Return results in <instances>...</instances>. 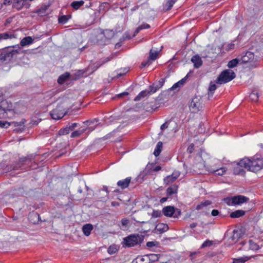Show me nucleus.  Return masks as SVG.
<instances>
[{
    "label": "nucleus",
    "mask_w": 263,
    "mask_h": 263,
    "mask_svg": "<svg viewBox=\"0 0 263 263\" xmlns=\"http://www.w3.org/2000/svg\"><path fill=\"white\" fill-rule=\"evenodd\" d=\"M77 125H78L77 123H72L71 125H69V124L67 125V126H68V127H69V130L70 131V130H73L77 126Z\"/></svg>",
    "instance_id": "61"
},
{
    "label": "nucleus",
    "mask_w": 263,
    "mask_h": 263,
    "mask_svg": "<svg viewBox=\"0 0 263 263\" xmlns=\"http://www.w3.org/2000/svg\"><path fill=\"white\" fill-rule=\"evenodd\" d=\"M246 211L242 210H237L230 213V217L232 218H237L244 216Z\"/></svg>",
    "instance_id": "22"
},
{
    "label": "nucleus",
    "mask_w": 263,
    "mask_h": 263,
    "mask_svg": "<svg viewBox=\"0 0 263 263\" xmlns=\"http://www.w3.org/2000/svg\"><path fill=\"white\" fill-rule=\"evenodd\" d=\"M177 0H168L166 2L167 10H170Z\"/></svg>",
    "instance_id": "50"
},
{
    "label": "nucleus",
    "mask_w": 263,
    "mask_h": 263,
    "mask_svg": "<svg viewBox=\"0 0 263 263\" xmlns=\"http://www.w3.org/2000/svg\"><path fill=\"white\" fill-rule=\"evenodd\" d=\"M85 131H86V129H83L82 130H75L71 134V138H75L79 137L83 133H84Z\"/></svg>",
    "instance_id": "41"
},
{
    "label": "nucleus",
    "mask_w": 263,
    "mask_h": 263,
    "mask_svg": "<svg viewBox=\"0 0 263 263\" xmlns=\"http://www.w3.org/2000/svg\"><path fill=\"white\" fill-rule=\"evenodd\" d=\"M139 27H141V30H142V29H144L149 28L150 27V26L148 24L143 23L142 25H140Z\"/></svg>",
    "instance_id": "64"
},
{
    "label": "nucleus",
    "mask_w": 263,
    "mask_h": 263,
    "mask_svg": "<svg viewBox=\"0 0 263 263\" xmlns=\"http://www.w3.org/2000/svg\"><path fill=\"white\" fill-rule=\"evenodd\" d=\"M132 178L130 177H127L125 179L121 180H119L117 182V185L124 190L127 188Z\"/></svg>",
    "instance_id": "17"
},
{
    "label": "nucleus",
    "mask_w": 263,
    "mask_h": 263,
    "mask_svg": "<svg viewBox=\"0 0 263 263\" xmlns=\"http://www.w3.org/2000/svg\"><path fill=\"white\" fill-rule=\"evenodd\" d=\"M128 70L129 69L128 68H124L123 69L118 70L117 75L115 76L114 78L118 79L122 76L125 75Z\"/></svg>",
    "instance_id": "36"
},
{
    "label": "nucleus",
    "mask_w": 263,
    "mask_h": 263,
    "mask_svg": "<svg viewBox=\"0 0 263 263\" xmlns=\"http://www.w3.org/2000/svg\"><path fill=\"white\" fill-rule=\"evenodd\" d=\"M233 174L236 175L245 176L247 171L256 173L263 168V157L256 155L252 157H245L239 162L233 163Z\"/></svg>",
    "instance_id": "1"
},
{
    "label": "nucleus",
    "mask_w": 263,
    "mask_h": 263,
    "mask_svg": "<svg viewBox=\"0 0 263 263\" xmlns=\"http://www.w3.org/2000/svg\"><path fill=\"white\" fill-rule=\"evenodd\" d=\"M239 64H240V61L239 57L238 56L236 58L228 62V67L230 68H233L235 67Z\"/></svg>",
    "instance_id": "27"
},
{
    "label": "nucleus",
    "mask_w": 263,
    "mask_h": 263,
    "mask_svg": "<svg viewBox=\"0 0 263 263\" xmlns=\"http://www.w3.org/2000/svg\"><path fill=\"white\" fill-rule=\"evenodd\" d=\"M84 2L82 0L79 1H73L70 4V6L74 9L78 10L81 6H82L84 5Z\"/></svg>",
    "instance_id": "33"
},
{
    "label": "nucleus",
    "mask_w": 263,
    "mask_h": 263,
    "mask_svg": "<svg viewBox=\"0 0 263 263\" xmlns=\"http://www.w3.org/2000/svg\"><path fill=\"white\" fill-rule=\"evenodd\" d=\"M201 101L197 97L193 98L190 104V109L193 113H197L201 108Z\"/></svg>",
    "instance_id": "11"
},
{
    "label": "nucleus",
    "mask_w": 263,
    "mask_h": 263,
    "mask_svg": "<svg viewBox=\"0 0 263 263\" xmlns=\"http://www.w3.org/2000/svg\"><path fill=\"white\" fill-rule=\"evenodd\" d=\"M249 198L243 195H237L233 196V202L234 205H240L249 201Z\"/></svg>",
    "instance_id": "14"
},
{
    "label": "nucleus",
    "mask_w": 263,
    "mask_h": 263,
    "mask_svg": "<svg viewBox=\"0 0 263 263\" xmlns=\"http://www.w3.org/2000/svg\"><path fill=\"white\" fill-rule=\"evenodd\" d=\"M26 121V119H22L20 122L13 121L10 123V124L15 127L14 131L16 133H22L25 129V123Z\"/></svg>",
    "instance_id": "12"
},
{
    "label": "nucleus",
    "mask_w": 263,
    "mask_h": 263,
    "mask_svg": "<svg viewBox=\"0 0 263 263\" xmlns=\"http://www.w3.org/2000/svg\"><path fill=\"white\" fill-rule=\"evenodd\" d=\"M21 52L19 46H13L5 47L2 49L0 53V62H9L17 58Z\"/></svg>",
    "instance_id": "2"
},
{
    "label": "nucleus",
    "mask_w": 263,
    "mask_h": 263,
    "mask_svg": "<svg viewBox=\"0 0 263 263\" xmlns=\"http://www.w3.org/2000/svg\"><path fill=\"white\" fill-rule=\"evenodd\" d=\"M14 162L11 164H7L5 168H3L4 173H7L12 171L16 170L14 167Z\"/></svg>",
    "instance_id": "39"
},
{
    "label": "nucleus",
    "mask_w": 263,
    "mask_h": 263,
    "mask_svg": "<svg viewBox=\"0 0 263 263\" xmlns=\"http://www.w3.org/2000/svg\"><path fill=\"white\" fill-rule=\"evenodd\" d=\"M180 175V173L179 172H178V171H174L172 173V176L174 178V179L176 180L179 177Z\"/></svg>",
    "instance_id": "60"
},
{
    "label": "nucleus",
    "mask_w": 263,
    "mask_h": 263,
    "mask_svg": "<svg viewBox=\"0 0 263 263\" xmlns=\"http://www.w3.org/2000/svg\"><path fill=\"white\" fill-rule=\"evenodd\" d=\"M101 66H102V64H101V62L100 60L96 62L92 65L93 66V68L92 69H93V70H97L98 68H99L100 67H101Z\"/></svg>",
    "instance_id": "53"
},
{
    "label": "nucleus",
    "mask_w": 263,
    "mask_h": 263,
    "mask_svg": "<svg viewBox=\"0 0 263 263\" xmlns=\"http://www.w3.org/2000/svg\"><path fill=\"white\" fill-rule=\"evenodd\" d=\"M48 8V6L43 5L40 8L37 9L35 13L37 14L38 15L41 16H45L47 14L46 11Z\"/></svg>",
    "instance_id": "28"
},
{
    "label": "nucleus",
    "mask_w": 263,
    "mask_h": 263,
    "mask_svg": "<svg viewBox=\"0 0 263 263\" xmlns=\"http://www.w3.org/2000/svg\"><path fill=\"white\" fill-rule=\"evenodd\" d=\"M32 159V156L20 158L18 161L14 162V167H15L16 170L26 169V165H29Z\"/></svg>",
    "instance_id": "10"
},
{
    "label": "nucleus",
    "mask_w": 263,
    "mask_h": 263,
    "mask_svg": "<svg viewBox=\"0 0 263 263\" xmlns=\"http://www.w3.org/2000/svg\"><path fill=\"white\" fill-rule=\"evenodd\" d=\"M194 150V144L193 143L191 144L187 148V152L189 154H192Z\"/></svg>",
    "instance_id": "56"
},
{
    "label": "nucleus",
    "mask_w": 263,
    "mask_h": 263,
    "mask_svg": "<svg viewBox=\"0 0 263 263\" xmlns=\"http://www.w3.org/2000/svg\"><path fill=\"white\" fill-rule=\"evenodd\" d=\"M117 251V249L114 247L110 246L108 249V252L110 254H113Z\"/></svg>",
    "instance_id": "55"
},
{
    "label": "nucleus",
    "mask_w": 263,
    "mask_h": 263,
    "mask_svg": "<svg viewBox=\"0 0 263 263\" xmlns=\"http://www.w3.org/2000/svg\"><path fill=\"white\" fill-rule=\"evenodd\" d=\"M145 258L144 257H138L135 260H133L132 263H144Z\"/></svg>",
    "instance_id": "54"
},
{
    "label": "nucleus",
    "mask_w": 263,
    "mask_h": 263,
    "mask_svg": "<svg viewBox=\"0 0 263 263\" xmlns=\"http://www.w3.org/2000/svg\"><path fill=\"white\" fill-rule=\"evenodd\" d=\"M163 147V143L161 141H159L155 147V149L154 152V155L156 157H158L160 154Z\"/></svg>",
    "instance_id": "29"
},
{
    "label": "nucleus",
    "mask_w": 263,
    "mask_h": 263,
    "mask_svg": "<svg viewBox=\"0 0 263 263\" xmlns=\"http://www.w3.org/2000/svg\"><path fill=\"white\" fill-rule=\"evenodd\" d=\"M28 219L30 222L33 224L38 223L40 220V215L37 212H32L29 213Z\"/></svg>",
    "instance_id": "15"
},
{
    "label": "nucleus",
    "mask_w": 263,
    "mask_h": 263,
    "mask_svg": "<svg viewBox=\"0 0 263 263\" xmlns=\"http://www.w3.org/2000/svg\"><path fill=\"white\" fill-rule=\"evenodd\" d=\"M148 259V260L145 263H153L159 260L160 254H150L145 256Z\"/></svg>",
    "instance_id": "18"
},
{
    "label": "nucleus",
    "mask_w": 263,
    "mask_h": 263,
    "mask_svg": "<svg viewBox=\"0 0 263 263\" xmlns=\"http://www.w3.org/2000/svg\"><path fill=\"white\" fill-rule=\"evenodd\" d=\"M71 15H62L59 16L58 23L61 24H66L71 18Z\"/></svg>",
    "instance_id": "31"
},
{
    "label": "nucleus",
    "mask_w": 263,
    "mask_h": 263,
    "mask_svg": "<svg viewBox=\"0 0 263 263\" xmlns=\"http://www.w3.org/2000/svg\"><path fill=\"white\" fill-rule=\"evenodd\" d=\"M159 52V51L154 50L153 49H151L149 51L148 60H151L153 61L156 60L158 58Z\"/></svg>",
    "instance_id": "34"
},
{
    "label": "nucleus",
    "mask_w": 263,
    "mask_h": 263,
    "mask_svg": "<svg viewBox=\"0 0 263 263\" xmlns=\"http://www.w3.org/2000/svg\"><path fill=\"white\" fill-rule=\"evenodd\" d=\"M238 57L240 61V64H249L248 67L250 68L256 67L257 64L255 61L254 54L253 52L247 51L239 55Z\"/></svg>",
    "instance_id": "4"
},
{
    "label": "nucleus",
    "mask_w": 263,
    "mask_h": 263,
    "mask_svg": "<svg viewBox=\"0 0 263 263\" xmlns=\"http://www.w3.org/2000/svg\"><path fill=\"white\" fill-rule=\"evenodd\" d=\"M191 61L194 63V66L196 68H199L202 64V60L198 55H194L191 59Z\"/></svg>",
    "instance_id": "20"
},
{
    "label": "nucleus",
    "mask_w": 263,
    "mask_h": 263,
    "mask_svg": "<svg viewBox=\"0 0 263 263\" xmlns=\"http://www.w3.org/2000/svg\"><path fill=\"white\" fill-rule=\"evenodd\" d=\"M67 112L61 103L58 104L57 107L50 112V115L53 119L59 120L65 116Z\"/></svg>",
    "instance_id": "7"
},
{
    "label": "nucleus",
    "mask_w": 263,
    "mask_h": 263,
    "mask_svg": "<svg viewBox=\"0 0 263 263\" xmlns=\"http://www.w3.org/2000/svg\"><path fill=\"white\" fill-rule=\"evenodd\" d=\"M14 37L13 34L9 33L8 32H4L0 33V41L3 40H7L8 39H12Z\"/></svg>",
    "instance_id": "38"
},
{
    "label": "nucleus",
    "mask_w": 263,
    "mask_h": 263,
    "mask_svg": "<svg viewBox=\"0 0 263 263\" xmlns=\"http://www.w3.org/2000/svg\"><path fill=\"white\" fill-rule=\"evenodd\" d=\"M178 185L173 184L168 187L166 190V194L168 197L171 196L172 195L176 194L178 191Z\"/></svg>",
    "instance_id": "21"
},
{
    "label": "nucleus",
    "mask_w": 263,
    "mask_h": 263,
    "mask_svg": "<svg viewBox=\"0 0 263 263\" xmlns=\"http://www.w3.org/2000/svg\"><path fill=\"white\" fill-rule=\"evenodd\" d=\"M227 169L226 167H221L219 168L214 169L211 168L209 170V171L212 173H214L216 175L218 176H222L226 172Z\"/></svg>",
    "instance_id": "25"
},
{
    "label": "nucleus",
    "mask_w": 263,
    "mask_h": 263,
    "mask_svg": "<svg viewBox=\"0 0 263 263\" xmlns=\"http://www.w3.org/2000/svg\"><path fill=\"white\" fill-rule=\"evenodd\" d=\"M180 89V87H179L178 84L176 83L174 84L172 87H171L169 90H176V91H178Z\"/></svg>",
    "instance_id": "57"
},
{
    "label": "nucleus",
    "mask_w": 263,
    "mask_h": 263,
    "mask_svg": "<svg viewBox=\"0 0 263 263\" xmlns=\"http://www.w3.org/2000/svg\"><path fill=\"white\" fill-rule=\"evenodd\" d=\"M165 81V78H161L158 81L155 82V83L160 88L164 85Z\"/></svg>",
    "instance_id": "51"
},
{
    "label": "nucleus",
    "mask_w": 263,
    "mask_h": 263,
    "mask_svg": "<svg viewBox=\"0 0 263 263\" xmlns=\"http://www.w3.org/2000/svg\"><path fill=\"white\" fill-rule=\"evenodd\" d=\"M233 197H226L223 199L224 202L228 205H234V202H233Z\"/></svg>",
    "instance_id": "47"
},
{
    "label": "nucleus",
    "mask_w": 263,
    "mask_h": 263,
    "mask_svg": "<svg viewBox=\"0 0 263 263\" xmlns=\"http://www.w3.org/2000/svg\"><path fill=\"white\" fill-rule=\"evenodd\" d=\"M250 258L248 257H239L238 258H234L233 260V263H245Z\"/></svg>",
    "instance_id": "42"
},
{
    "label": "nucleus",
    "mask_w": 263,
    "mask_h": 263,
    "mask_svg": "<svg viewBox=\"0 0 263 263\" xmlns=\"http://www.w3.org/2000/svg\"><path fill=\"white\" fill-rule=\"evenodd\" d=\"M249 248L250 249L254 251L259 250V246L252 240L250 239L249 240Z\"/></svg>",
    "instance_id": "40"
},
{
    "label": "nucleus",
    "mask_w": 263,
    "mask_h": 263,
    "mask_svg": "<svg viewBox=\"0 0 263 263\" xmlns=\"http://www.w3.org/2000/svg\"><path fill=\"white\" fill-rule=\"evenodd\" d=\"M92 230L93 226L90 223L86 224L82 227V231L84 234L86 236H88L90 234Z\"/></svg>",
    "instance_id": "23"
},
{
    "label": "nucleus",
    "mask_w": 263,
    "mask_h": 263,
    "mask_svg": "<svg viewBox=\"0 0 263 263\" xmlns=\"http://www.w3.org/2000/svg\"><path fill=\"white\" fill-rule=\"evenodd\" d=\"M162 216V214L160 212L158 211H154L153 213V216L155 217H160Z\"/></svg>",
    "instance_id": "62"
},
{
    "label": "nucleus",
    "mask_w": 263,
    "mask_h": 263,
    "mask_svg": "<svg viewBox=\"0 0 263 263\" xmlns=\"http://www.w3.org/2000/svg\"><path fill=\"white\" fill-rule=\"evenodd\" d=\"M217 86L215 84L211 82L208 89V97H212L213 96L214 91L216 89Z\"/></svg>",
    "instance_id": "35"
},
{
    "label": "nucleus",
    "mask_w": 263,
    "mask_h": 263,
    "mask_svg": "<svg viewBox=\"0 0 263 263\" xmlns=\"http://www.w3.org/2000/svg\"><path fill=\"white\" fill-rule=\"evenodd\" d=\"M162 212L164 216L168 217L178 218L181 214L180 209L171 205L164 206Z\"/></svg>",
    "instance_id": "8"
},
{
    "label": "nucleus",
    "mask_w": 263,
    "mask_h": 263,
    "mask_svg": "<svg viewBox=\"0 0 263 263\" xmlns=\"http://www.w3.org/2000/svg\"><path fill=\"white\" fill-rule=\"evenodd\" d=\"M169 228L167 224L163 223H159L156 225L155 231L159 233H162L168 230Z\"/></svg>",
    "instance_id": "19"
},
{
    "label": "nucleus",
    "mask_w": 263,
    "mask_h": 263,
    "mask_svg": "<svg viewBox=\"0 0 263 263\" xmlns=\"http://www.w3.org/2000/svg\"><path fill=\"white\" fill-rule=\"evenodd\" d=\"M10 123L7 122H4L2 121H0V127H8L9 125H10Z\"/></svg>",
    "instance_id": "58"
},
{
    "label": "nucleus",
    "mask_w": 263,
    "mask_h": 263,
    "mask_svg": "<svg viewBox=\"0 0 263 263\" xmlns=\"http://www.w3.org/2000/svg\"><path fill=\"white\" fill-rule=\"evenodd\" d=\"M33 41L31 36L25 37L21 41L20 44L22 46H25L31 44Z\"/></svg>",
    "instance_id": "32"
},
{
    "label": "nucleus",
    "mask_w": 263,
    "mask_h": 263,
    "mask_svg": "<svg viewBox=\"0 0 263 263\" xmlns=\"http://www.w3.org/2000/svg\"><path fill=\"white\" fill-rule=\"evenodd\" d=\"M114 57V55L113 54H111L110 55L105 58L103 60H100V61L101 62V64H102V65L106 64L108 62H109V61H111L112 59H113Z\"/></svg>",
    "instance_id": "49"
},
{
    "label": "nucleus",
    "mask_w": 263,
    "mask_h": 263,
    "mask_svg": "<svg viewBox=\"0 0 263 263\" xmlns=\"http://www.w3.org/2000/svg\"><path fill=\"white\" fill-rule=\"evenodd\" d=\"M160 88L158 87V86L154 83L152 85L149 86L147 90L149 92L150 95L155 93Z\"/></svg>",
    "instance_id": "37"
},
{
    "label": "nucleus",
    "mask_w": 263,
    "mask_h": 263,
    "mask_svg": "<svg viewBox=\"0 0 263 263\" xmlns=\"http://www.w3.org/2000/svg\"><path fill=\"white\" fill-rule=\"evenodd\" d=\"M167 98L165 100L163 98V95L162 93L160 94L156 99V102L154 104L148 103L146 107V111L153 112L156 111L157 108L160 106V104H164L166 101Z\"/></svg>",
    "instance_id": "9"
},
{
    "label": "nucleus",
    "mask_w": 263,
    "mask_h": 263,
    "mask_svg": "<svg viewBox=\"0 0 263 263\" xmlns=\"http://www.w3.org/2000/svg\"><path fill=\"white\" fill-rule=\"evenodd\" d=\"M212 202L210 200H205L204 202H201L200 204H198L196 207V210H200L206 208L208 206L210 205Z\"/></svg>",
    "instance_id": "30"
},
{
    "label": "nucleus",
    "mask_w": 263,
    "mask_h": 263,
    "mask_svg": "<svg viewBox=\"0 0 263 263\" xmlns=\"http://www.w3.org/2000/svg\"><path fill=\"white\" fill-rule=\"evenodd\" d=\"M249 98L253 101H257L258 99V93L257 92H252L250 95Z\"/></svg>",
    "instance_id": "48"
},
{
    "label": "nucleus",
    "mask_w": 263,
    "mask_h": 263,
    "mask_svg": "<svg viewBox=\"0 0 263 263\" xmlns=\"http://www.w3.org/2000/svg\"><path fill=\"white\" fill-rule=\"evenodd\" d=\"M148 95H150V94L147 89L142 90L135 98L134 100L138 101Z\"/></svg>",
    "instance_id": "26"
},
{
    "label": "nucleus",
    "mask_w": 263,
    "mask_h": 263,
    "mask_svg": "<svg viewBox=\"0 0 263 263\" xmlns=\"http://www.w3.org/2000/svg\"><path fill=\"white\" fill-rule=\"evenodd\" d=\"M70 74L68 72H66L59 76L58 79V83L60 85H62L68 78H70Z\"/></svg>",
    "instance_id": "24"
},
{
    "label": "nucleus",
    "mask_w": 263,
    "mask_h": 263,
    "mask_svg": "<svg viewBox=\"0 0 263 263\" xmlns=\"http://www.w3.org/2000/svg\"><path fill=\"white\" fill-rule=\"evenodd\" d=\"M117 32V30L114 31L111 29H105L102 31V33L107 41L111 39Z\"/></svg>",
    "instance_id": "16"
},
{
    "label": "nucleus",
    "mask_w": 263,
    "mask_h": 263,
    "mask_svg": "<svg viewBox=\"0 0 263 263\" xmlns=\"http://www.w3.org/2000/svg\"><path fill=\"white\" fill-rule=\"evenodd\" d=\"M163 181H164V183L165 184H168L175 181V179L172 176V175H168V176H166V177H165L163 179Z\"/></svg>",
    "instance_id": "43"
},
{
    "label": "nucleus",
    "mask_w": 263,
    "mask_h": 263,
    "mask_svg": "<svg viewBox=\"0 0 263 263\" xmlns=\"http://www.w3.org/2000/svg\"><path fill=\"white\" fill-rule=\"evenodd\" d=\"M213 241L210 240H205L201 245V248H204L207 247H210L213 245Z\"/></svg>",
    "instance_id": "52"
},
{
    "label": "nucleus",
    "mask_w": 263,
    "mask_h": 263,
    "mask_svg": "<svg viewBox=\"0 0 263 263\" xmlns=\"http://www.w3.org/2000/svg\"><path fill=\"white\" fill-rule=\"evenodd\" d=\"M85 73V71L83 70H79L77 73L75 74V78H73V80H77L80 79L81 77L83 76L84 73Z\"/></svg>",
    "instance_id": "46"
},
{
    "label": "nucleus",
    "mask_w": 263,
    "mask_h": 263,
    "mask_svg": "<svg viewBox=\"0 0 263 263\" xmlns=\"http://www.w3.org/2000/svg\"><path fill=\"white\" fill-rule=\"evenodd\" d=\"M157 243V242L156 241H148L146 243V246L151 248V247L156 246V243Z\"/></svg>",
    "instance_id": "63"
},
{
    "label": "nucleus",
    "mask_w": 263,
    "mask_h": 263,
    "mask_svg": "<svg viewBox=\"0 0 263 263\" xmlns=\"http://www.w3.org/2000/svg\"><path fill=\"white\" fill-rule=\"evenodd\" d=\"M13 112L12 104L6 100H3L2 93V99L0 100V118L8 117V112L13 113Z\"/></svg>",
    "instance_id": "6"
},
{
    "label": "nucleus",
    "mask_w": 263,
    "mask_h": 263,
    "mask_svg": "<svg viewBox=\"0 0 263 263\" xmlns=\"http://www.w3.org/2000/svg\"><path fill=\"white\" fill-rule=\"evenodd\" d=\"M126 39H130V36H124V35H123L120 39V42L116 43V45H115V48H120L122 45V42Z\"/></svg>",
    "instance_id": "45"
},
{
    "label": "nucleus",
    "mask_w": 263,
    "mask_h": 263,
    "mask_svg": "<svg viewBox=\"0 0 263 263\" xmlns=\"http://www.w3.org/2000/svg\"><path fill=\"white\" fill-rule=\"evenodd\" d=\"M30 5L26 0H13L12 7L17 10H20L24 7L28 8Z\"/></svg>",
    "instance_id": "13"
},
{
    "label": "nucleus",
    "mask_w": 263,
    "mask_h": 263,
    "mask_svg": "<svg viewBox=\"0 0 263 263\" xmlns=\"http://www.w3.org/2000/svg\"><path fill=\"white\" fill-rule=\"evenodd\" d=\"M144 236L133 234L123 238V246L130 248L136 245H141L144 240Z\"/></svg>",
    "instance_id": "3"
},
{
    "label": "nucleus",
    "mask_w": 263,
    "mask_h": 263,
    "mask_svg": "<svg viewBox=\"0 0 263 263\" xmlns=\"http://www.w3.org/2000/svg\"><path fill=\"white\" fill-rule=\"evenodd\" d=\"M69 132V127H68L67 125H66L64 128L60 129L58 134L60 136H63L68 134Z\"/></svg>",
    "instance_id": "44"
},
{
    "label": "nucleus",
    "mask_w": 263,
    "mask_h": 263,
    "mask_svg": "<svg viewBox=\"0 0 263 263\" xmlns=\"http://www.w3.org/2000/svg\"><path fill=\"white\" fill-rule=\"evenodd\" d=\"M236 77L235 72L230 69H226L223 70L216 79V82L217 84H222L228 83Z\"/></svg>",
    "instance_id": "5"
},
{
    "label": "nucleus",
    "mask_w": 263,
    "mask_h": 263,
    "mask_svg": "<svg viewBox=\"0 0 263 263\" xmlns=\"http://www.w3.org/2000/svg\"><path fill=\"white\" fill-rule=\"evenodd\" d=\"M121 224L124 227H126L129 223V220L126 218H123L121 221Z\"/></svg>",
    "instance_id": "59"
}]
</instances>
